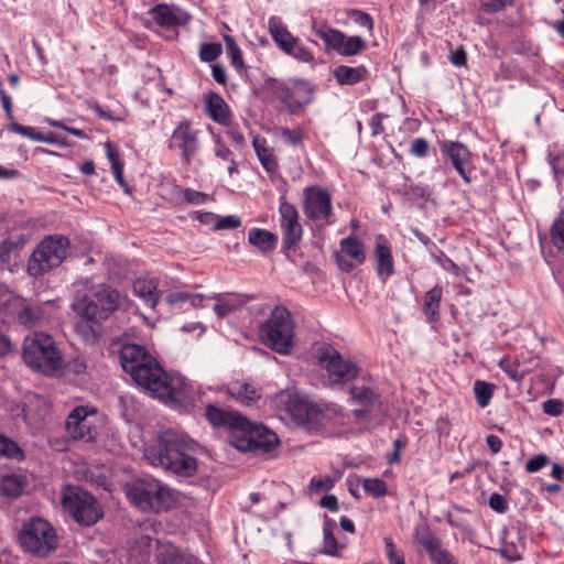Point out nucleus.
Instances as JSON below:
<instances>
[{"label":"nucleus","instance_id":"obj_18","mask_svg":"<svg viewBox=\"0 0 564 564\" xmlns=\"http://www.w3.org/2000/svg\"><path fill=\"white\" fill-rule=\"evenodd\" d=\"M152 19L161 26H177L186 24L191 17L176 6L161 3L149 11Z\"/></svg>","mask_w":564,"mask_h":564},{"label":"nucleus","instance_id":"obj_3","mask_svg":"<svg viewBox=\"0 0 564 564\" xmlns=\"http://www.w3.org/2000/svg\"><path fill=\"white\" fill-rule=\"evenodd\" d=\"M24 362L46 376H59L64 370V360L52 336L35 332L23 341Z\"/></svg>","mask_w":564,"mask_h":564},{"label":"nucleus","instance_id":"obj_64","mask_svg":"<svg viewBox=\"0 0 564 564\" xmlns=\"http://www.w3.org/2000/svg\"><path fill=\"white\" fill-rule=\"evenodd\" d=\"M549 463L547 456L540 454L531 459H529L525 464V469L529 473H535L543 468Z\"/></svg>","mask_w":564,"mask_h":564},{"label":"nucleus","instance_id":"obj_60","mask_svg":"<svg viewBox=\"0 0 564 564\" xmlns=\"http://www.w3.org/2000/svg\"><path fill=\"white\" fill-rule=\"evenodd\" d=\"M334 487V480L329 477L317 478L313 477L310 481V490L312 492H319L322 490H329Z\"/></svg>","mask_w":564,"mask_h":564},{"label":"nucleus","instance_id":"obj_2","mask_svg":"<svg viewBox=\"0 0 564 564\" xmlns=\"http://www.w3.org/2000/svg\"><path fill=\"white\" fill-rule=\"evenodd\" d=\"M195 443L186 440L173 430H166L156 436L144 452L153 466H161L173 474L191 477L197 470L194 458Z\"/></svg>","mask_w":564,"mask_h":564},{"label":"nucleus","instance_id":"obj_54","mask_svg":"<svg viewBox=\"0 0 564 564\" xmlns=\"http://www.w3.org/2000/svg\"><path fill=\"white\" fill-rule=\"evenodd\" d=\"M8 130L12 131V132H15V133H19L23 137H26L33 141H37L39 139H42V133L41 132H37L34 128L32 127H28V126H22L18 122H12L9 127H8Z\"/></svg>","mask_w":564,"mask_h":564},{"label":"nucleus","instance_id":"obj_6","mask_svg":"<svg viewBox=\"0 0 564 564\" xmlns=\"http://www.w3.org/2000/svg\"><path fill=\"white\" fill-rule=\"evenodd\" d=\"M69 241L64 236L44 238L28 261V273L39 278L50 270L57 268L66 258Z\"/></svg>","mask_w":564,"mask_h":564},{"label":"nucleus","instance_id":"obj_58","mask_svg":"<svg viewBox=\"0 0 564 564\" xmlns=\"http://www.w3.org/2000/svg\"><path fill=\"white\" fill-rule=\"evenodd\" d=\"M512 2L513 0H481L480 8L487 13H495Z\"/></svg>","mask_w":564,"mask_h":564},{"label":"nucleus","instance_id":"obj_35","mask_svg":"<svg viewBox=\"0 0 564 564\" xmlns=\"http://www.w3.org/2000/svg\"><path fill=\"white\" fill-rule=\"evenodd\" d=\"M442 294V288L437 285L425 294L423 311L430 322H436L440 319V303Z\"/></svg>","mask_w":564,"mask_h":564},{"label":"nucleus","instance_id":"obj_31","mask_svg":"<svg viewBox=\"0 0 564 564\" xmlns=\"http://www.w3.org/2000/svg\"><path fill=\"white\" fill-rule=\"evenodd\" d=\"M333 74L338 84L355 85L365 79L367 69L365 66L349 67L340 65L334 69Z\"/></svg>","mask_w":564,"mask_h":564},{"label":"nucleus","instance_id":"obj_41","mask_svg":"<svg viewBox=\"0 0 564 564\" xmlns=\"http://www.w3.org/2000/svg\"><path fill=\"white\" fill-rule=\"evenodd\" d=\"M316 34L325 41L328 48L335 50L338 53L340 52L345 37L343 32L329 28H322L316 30Z\"/></svg>","mask_w":564,"mask_h":564},{"label":"nucleus","instance_id":"obj_4","mask_svg":"<svg viewBox=\"0 0 564 564\" xmlns=\"http://www.w3.org/2000/svg\"><path fill=\"white\" fill-rule=\"evenodd\" d=\"M259 336L270 349L289 355L295 337V324L291 312L285 306H275L269 318L259 327Z\"/></svg>","mask_w":564,"mask_h":564},{"label":"nucleus","instance_id":"obj_15","mask_svg":"<svg viewBox=\"0 0 564 564\" xmlns=\"http://www.w3.org/2000/svg\"><path fill=\"white\" fill-rule=\"evenodd\" d=\"M205 415L213 426L225 427L232 433L240 432L249 425V420L237 411L225 410L214 404L206 406Z\"/></svg>","mask_w":564,"mask_h":564},{"label":"nucleus","instance_id":"obj_12","mask_svg":"<svg viewBox=\"0 0 564 564\" xmlns=\"http://www.w3.org/2000/svg\"><path fill=\"white\" fill-rule=\"evenodd\" d=\"M198 134V130L193 127L191 121L182 120L172 132L169 148L181 151L182 161L189 164L199 149Z\"/></svg>","mask_w":564,"mask_h":564},{"label":"nucleus","instance_id":"obj_37","mask_svg":"<svg viewBox=\"0 0 564 564\" xmlns=\"http://www.w3.org/2000/svg\"><path fill=\"white\" fill-rule=\"evenodd\" d=\"M376 268L379 275L393 273V259L388 246L378 243L375 251Z\"/></svg>","mask_w":564,"mask_h":564},{"label":"nucleus","instance_id":"obj_5","mask_svg":"<svg viewBox=\"0 0 564 564\" xmlns=\"http://www.w3.org/2000/svg\"><path fill=\"white\" fill-rule=\"evenodd\" d=\"M19 542L25 552L46 557L57 550L59 538L51 522L41 517H32L23 522Z\"/></svg>","mask_w":564,"mask_h":564},{"label":"nucleus","instance_id":"obj_62","mask_svg":"<svg viewBox=\"0 0 564 564\" xmlns=\"http://www.w3.org/2000/svg\"><path fill=\"white\" fill-rule=\"evenodd\" d=\"M564 410V403L557 399H549L543 403V411L545 414L557 416L562 414Z\"/></svg>","mask_w":564,"mask_h":564},{"label":"nucleus","instance_id":"obj_11","mask_svg":"<svg viewBox=\"0 0 564 564\" xmlns=\"http://www.w3.org/2000/svg\"><path fill=\"white\" fill-rule=\"evenodd\" d=\"M318 365L323 367L335 383H344L352 380L358 375V367L352 361L345 359L332 346H323L318 352Z\"/></svg>","mask_w":564,"mask_h":564},{"label":"nucleus","instance_id":"obj_48","mask_svg":"<svg viewBox=\"0 0 564 564\" xmlns=\"http://www.w3.org/2000/svg\"><path fill=\"white\" fill-rule=\"evenodd\" d=\"M551 241L558 250L564 248V212L552 224Z\"/></svg>","mask_w":564,"mask_h":564},{"label":"nucleus","instance_id":"obj_9","mask_svg":"<svg viewBox=\"0 0 564 564\" xmlns=\"http://www.w3.org/2000/svg\"><path fill=\"white\" fill-rule=\"evenodd\" d=\"M288 412L295 424L312 431L322 426L325 421L332 420L333 416L339 415L341 409L335 404L321 408L310 401L293 398L288 403Z\"/></svg>","mask_w":564,"mask_h":564},{"label":"nucleus","instance_id":"obj_29","mask_svg":"<svg viewBox=\"0 0 564 564\" xmlns=\"http://www.w3.org/2000/svg\"><path fill=\"white\" fill-rule=\"evenodd\" d=\"M248 241L261 252L267 253L274 250L278 238L267 229L252 228L248 234Z\"/></svg>","mask_w":564,"mask_h":564},{"label":"nucleus","instance_id":"obj_52","mask_svg":"<svg viewBox=\"0 0 564 564\" xmlns=\"http://www.w3.org/2000/svg\"><path fill=\"white\" fill-rule=\"evenodd\" d=\"M499 367L513 380L521 381L523 379V375L519 373V362L511 360L510 358H502L499 362Z\"/></svg>","mask_w":564,"mask_h":564},{"label":"nucleus","instance_id":"obj_7","mask_svg":"<svg viewBox=\"0 0 564 564\" xmlns=\"http://www.w3.org/2000/svg\"><path fill=\"white\" fill-rule=\"evenodd\" d=\"M129 499L144 511L160 512L173 503L171 490L155 479H139L128 491Z\"/></svg>","mask_w":564,"mask_h":564},{"label":"nucleus","instance_id":"obj_42","mask_svg":"<svg viewBox=\"0 0 564 564\" xmlns=\"http://www.w3.org/2000/svg\"><path fill=\"white\" fill-rule=\"evenodd\" d=\"M256 153L262 166L270 173L278 170V162L273 154L264 147V141L261 143L259 139L253 140Z\"/></svg>","mask_w":564,"mask_h":564},{"label":"nucleus","instance_id":"obj_32","mask_svg":"<svg viewBox=\"0 0 564 564\" xmlns=\"http://www.w3.org/2000/svg\"><path fill=\"white\" fill-rule=\"evenodd\" d=\"M230 394L242 403L250 404L261 398L260 390L252 383L237 381L229 388Z\"/></svg>","mask_w":564,"mask_h":564},{"label":"nucleus","instance_id":"obj_24","mask_svg":"<svg viewBox=\"0 0 564 564\" xmlns=\"http://www.w3.org/2000/svg\"><path fill=\"white\" fill-rule=\"evenodd\" d=\"M210 299L216 302L214 312L219 318L228 316L245 305V301L241 296L234 293H217Z\"/></svg>","mask_w":564,"mask_h":564},{"label":"nucleus","instance_id":"obj_40","mask_svg":"<svg viewBox=\"0 0 564 564\" xmlns=\"http://www.w3.org/2000/svg\"><path fill=\"white\" fill-rule=\"evenodd\" d=\"M294 91L296 101L294 104L297 107V111H301L305 106L312 102L314 96V88L304 80H296L294 83Z\"/></svg>","mask_w":564,"mask_h":564},{"label":"nucleus","instance_id":"obj_53","mask_svg":"<svg viewBox=\"0 0 564 564\" xmlns=\"http://www.w3.org/2000/svg\"><path fill=\"white\" fill-rule=\"evenodd\" d=\"M91 321H80L76 325L77 333L83 337L85 341L94 343L97 339V333L94 326L90 325Z\"/></svg>","mask_w":564,"mask_h":564},{"label":"nucleus","instance_id":"obj_63","mask_svg":"<svg viewBox=\"0 0 564 564\" xmlns=\"http://www.w3.org/2000/svg\"><path fill=\"white\" fill-rule=\"evenodd\" d=\"M429 142L423 138H417L412 141L410 152L416 158H424L429 152Z\"/></svg>","mask_w":564,"mask_h":564},{"label":"nucleus","instance_id":"obj_50","mask_svg":"<svg viewBox=\"0 0 564 564\" xmlns=\"http://www.w3.org/2000/svg\"><path fill=\"white\" fill-rule=\"evenodd\" d=\"M221 54L219 43H204L200 45L199 57L204 62H213Z\"/></svg>","mask_w":564,"mask_h":564},{"label":"nucleus","instance_id":"obj_38","mask_svg":"<svg viewBox=\"0 0 564 564\" xmlns=\"http://www.w3.org/2000/svg\"><path fill=\"white\" fill-rule=\"evenodd\" d=\"M348 392L350 394V400L354 403L359 404L360 408L371 405L378 398H380V394L373 389L365 386H352L349 388Z\"/></svg>","mask_w":564,"mask_h":564},{"label":"nucleus","instance_id":"obj_28","mask_svg":"<svg viewBox=\"0 0 564 564\" xmlns=\"http://www.w3.org/2000/svg\"><path fill=\"white\" fill-rule=\"evenodd\" d=\"M26 484L24 475H3L0 479V492L7 498H18L22 495Z\"/></svg>","mask_w":564,"mask_h":564},{"label":"nucleus","instance_id":"obj_25","mask_svg":"<svg viewBox=\"0 0 564 564\" xmlns=\"http://www.w3.org/2000/svg\"><path fill=\"white\" fill-rule=\"evenodd\" d=\"M269 31L274 42L283 52H291L292 45L296 44L297 39L290 33L278 17H272L269 20Z\"/></svg>","mask_w":564,"mask_h":564},{"label":"nucleus","instance_id":"obj_44","mask_svg":"<svg viewBox=\"0 0 564 564\" xmlns=\"http://www.w3.org/2000/svg\"><path fill=\"white\" fill-rule=\"evenodd\" d=\"M0 456L22 460L24 453L15 442L0 434Z\"/></svg>","mask_w":564,"mask_h":564},{"label":"nucleus","instance_id":"obj_61","mask_svg":"<svg viewBox=\"0 0 564 564\" xmlns=\"http://www.w3.org/2000/svg\"><path fill=\"white\" fill-rule=\"evenodd\" d=\"M66 368L68 369L69 372H73L75 375H83L86 372L87 369V360L83 356H77L67 362Z\"/></svg>","mask_w":564,"mask_h":564},{"label":"nucleus","instance_id":"obj_45","mask_svg":"<svg viewBox=\"0 0 564 564\" xmlns=\"http://www.w3.org/2000/svg\"><path fill=\"white\" fill-rule=\"evenodd\" d=\"M224 41H225V45H226V52L230 58L231 65L237 70H239V72L242 70L245 67V64H243L241 51H240L239 46L237 45L236 41L230 35H225Z\"/></svg>","mask_w":564,"mask_h":564},{"label":"nucleus","instance_id":"obj_1","mask_svg":"<svg viewBox=\"0 0 564 564\" xmlns=\"http://www.w3.org/2000/svg\"><path fill=\"white\" fill-rule=\"evenodd\" d=\"M119 357L123 370L153 398L176 409L193 405L192 388L185 379L169 375L143 346L126 344L120 348Z\"/></svg>","mask_w":564,"mask_h":564},{"label":"nucleus","instance_id":"obj_13","mask_svg":"<svg viewBox=\"0 0 564 564\" xmlns=\"http://www.w3.org/2000/svg\"><path fill=\"white\" fill-rule=\"evenodd\" d=\"M330 194L317 186L304 189V214L311 220H325L332 215Z\"/></svg>","mask_w":564,"mask_h":564},{"label":"nucleus","instance_id":"obj_22","mask_svg":"<svg viewBox=\"0 0 564 564\" xmlns=\"http://www.w3.org/2000/svg\"><path fill=\"white\" fill-rule=\"evenodd\" d=\"M24 246V239L19 237L18 239H6L0 245V268L2 270L12 271L17 265V261L20 257V250Z\"/></svg>","mask_w":564,"mask_h":564},{"label":"nucleus","instance_id":"obj_16","mask_svg":"<svg viewBox=\"0 0 564 564\" xmlns=\"http://www.w3.org/2000/svg\"><path fill=\"white\" fill-rule=\"evenodd\" d=\"M389 414V406L381 398H378L371 405L355 409L352 415L355 423L362 430H373L382 422Z\"/></svg>","mask_w":564,"mask_h":564},{"label":"nucleus","instance_id":"obj_8","mask_svg":"<svg viewBox=\"0 0 564 564\" xmlns=\"http://www.w3.org/2000/svg\"><path fill=\"white\" fill-rule=\"evenodd\" d=\"M64 509L83 527L94 525L104 517L96 498L80 488H67L62 498Z\"/></svg>","mask_w":564,"mask_h":564},{"label":"nucleus","instance_id":"obj_27","mask_svg":"<svg viewBox=\"0 0 564 564\" xmlns=\"http://www.w3.org/2000/svg\"><path fill=\"white\" fill-rule=\"evenodd\" d=\"M77 311L87 321L99 324L106 319L105 313L101 312L100 305L96 300L94 292L85 295L77 304Z\"/></svg>","mask_w":564,"mask_h":564},{"label":"nucleus","instance_id":"obj_30","mask_svg":"<svg viewBox=\"0 0 564 564\" xmlns=\"http://www.w3.org/2000/svg\"><path fill=\"white\" fill-rule=\"evenodd\" d=\"M96 300L98 301L101 312L105 313L106 318L109 314L117 311L119 306V292L109 288V286H99L97 290L93 291Z\"/></svg>","mask_w":564,"mask_h":564},{"label":"nucleus","instance_id":"obj_20","mask_svg":"<svg viewBox=\"0 0 564 564\" xmlns=\"http://www.w3.org/2000/svg\"><path fill=\"white\" fill-rule=\"evenodd\" d=\"M440 147L442 152L451 160L458 174L465 182L469 183L470 178L465 169V165L470 162L471 156L468 148L460 142L454 141H442Z\"/></svg>","mask_w":564,"mask_h":564},{"label":"nucleus","instance_id":"obj_33","mask_svg":"<svg viewBox=\"0 0 564 564\" xmlns=\"http://www.w3.org/2000/svg\"><path fill=\"white\" fill-rule=\"evenodd\" d=\"M414 540L424 547L429 556L443 547L440 539L435 536L427 525H419L415 528Z\"/></svg>","mask_w":564,"mask_h":564},{"label":"nucleus","instance_id":"obj_14","mask_svg":"<svg viewBox=\"0 0 564 564\" xmlns=\"http://www.w3.org/2000/svg\"><path fill=\"white\" fill-rule=\"evenodd\" d=\"M281 229L283 232V248L292 249L300 241L303 229L299 221V213L296 208L286 202L280 205Z\"/></svg>","mask_w":564,"mask_h":564},{"label":"nucleus","instance_id":"obj_55","mask_svg":"<svg viewBox=\"0 0 564 564\" xmlns=\"http://www.w3.org/2000/svg\"><path fill=\"white\" fill-rule=\"evenodd\" d=\"M288 55L293 56L294 58L305 62V63H313L314 56L311 51H308L306 47L301 45L299 43V40H296V44L292 45L291 52H284Z\"/></svg>","mask_w":564,"mask_h":564},{"label":"nucleus","instance_id":"obj_17","mask_svg":"<svg viewBox=\"0 0 564 564\" xmlns=\"http://www.w3.org/2000/svg\"><path fill=\"white\" fill-rule=\"evenodd\" d=\"M88 410L85 406H76L67 416L65 427L74 440L89 442L94 440L91 425L87 420Z\"/></svg>","mask_w":564,"mask_h":564},{"label":"nucleus","instance_id":"obj_59","mask_svg":"<svg viewBox=\"0 0 564 564\" xmlns=\"http://www.w3.org/2000/svg\"><path fill=\"white\" fill-rule=\"evenodd\" d=\"M430 558L434 564H458L451 552L444 547L432 554Z\"/></svg>","mask_w":564,"mask_h":564},{"label":"nucleus","instance_id":"obj_46","mask_svg":"<svg viewBox=\"0 0 564 564\" xmlns=\"http://www.w3.org/2000/svg\"><path fill=\"white\" fill-rule=\"evenodd\" d=\"M494 389H495V386L489 382L481 381V380H477L475 382L474 392L476 395L477 403L480 406L484 408L489 404V401L494 393Z\"/></svg>","mask_w":564,"mask_h":564},{"label":"nucleus","instance_id":"obj_51","mask_svg":"<svg viewBox=\"0 0 564 564\" xmlns=\"http://www.w3.org/2000/svg\"><path fill=\"white\" fill-rule=\"evenodd\" d=\"M184 199L186 203L192 205H203L209 200H214V197L203 193L198 192L192 188H185L183 189Z\"/></svg>","mask_w":564,"mask_h":564},{"label":"nucleus","instance_id":"obj_19","mask_svg":"<svg viewBox=\"0 0 564 564\" xmlns=\"http://www.w3.org/2000/svg\"><path fill=\"white\" fill-rule=\"evenodd\" d=\"M10 314L15 317L19 324L25 327L35 326L44 317L40 305L30 304L26 300L17 295H14Z\"/></svg>","mask_w":564,"mask_h":564},{"label":"nucleus","instance_id":"obj_36","mask_svg":"<svg viewBox=\"0 0 564 564\" xmlns=\"http://www.w3.org/2000/svg\"><path fill=\"white\" fill-rule=\"evenodd\" d=\"M339 253L352 259L357 264H361L366 260L362 243L354 237H346L340 241Z\"/></svg>","mask_w":564,"mask_h":564},{"label":"nucleus","instance_id":"obj_47","mask_svg":"<svg viewBox=\"0 0 564 564\" xmlns=\"http://www.w3.org/2000/svg\"><path fill=\"white\" fill-rule=\"evenodd\" d=\"M362 487L366 492L373 497H384L388 494V486L380 478H366L362 480Z\"/></svg>","mask_w":564,"mask_h":564},{"label":"nucleus","instance_id":"obj_34","mask_svg":"<svg viewBox=\"0 0 564 564\" xmlns=\"http://www.w3.org/2000/svg\"><path fill=\"white\" fill-rule=\"evenodd\" d=\"M133 292L137 296L141 297L152 308H154L159 301L156 292V284L152 280L139 279L133 283Z\"/></svg>","mask_w":564,"mask_h":564},{"label":"nucleus","instance_id":"obj_26","mask_svg":"<svg viewBox=\"0 0 564 564\" xmlns=\"http://www.w3.org/2000/svg\"><path fill=\"white\" fill-rule=\"evenodd\" d=\"M269 88L272 93V96L280 100L288 111L291 113L299 112L297 107L294 106L296 101L294 85L290 87L276 79H272L269 82Z\"/></svg>","mask_w":564,"mask_h":564},{"label":"nucleus","instance_id":"obj_56","mask_svg":"<svg viewBox=\"0 0 564 564\" xmlns=\"http://www.w3.org/2000/svg\"><path fill=\"white\" fill-rule=\"evenodd\" d=\"M241 225V219L237 216L229 215L225 217L217 216L215 230L236 229Z\"/></svg>","mask_w":564,"mask_h":564},{"label":"nucleus","instance_id":"obj_57","mask_svg":"<svg viewBox=\"0 0 564 564\" xmlns=\"http://www.w3.org/2000/svg\"><path fill=\"white\" fill-rule=\"evenodd\" d=\"M281 135L285 143L293 145V147L300 145L303 140V132L299 129L292 130L289 128H283L281 130Z\"/></svg>","mask_w":564,"mask_h":564},{"label":"nucleus","instance_id":"obj_23","mask_svg":"<svg viewBox=\"0 0 564 564\" xmlns=\"http://www.w3.org/2000/svg\"><path fill=\"white\" fill-rule=\"evenodd\" d=\"M206 112L214 121L224 126H229L230 110L219 94L209 93L206 99Z\"/></svg>","mask_w":564,"mask_h":564},{"label":"nucleus","instance_id":"obj_49","mask_svg":"<svg viewBox=\"0 0 564 564\" xmlns=\"http://www.w3.org/2000/svg\"><path fill=\"white\" fill-rule=\"evenodd\" d=\"M366 47L365 41L360 36L344 37V44L339 54L343 56H352Z\"/></svg>","mask_w":564,"mask_h":564},{"label":"nucleus","instance_id":"obj_21","mask_svg":"<svg viewBox=\"0 0 564 564\" xmlns=\"http://www.w3.org/2000/svg\"><path fill=\"white\" fill-rule=\"evenodd\" d=\"M159 564H203L196 557L183 553L172 544H160L156 551Z\"/></svg>","mask_w":564,"mask_h":564},{"label":"nucleus","instance_id":"obj_39","mask_svg":"<svg viewBox=\"0 0 564 564\" xmlns=\"http://www.w3.org/2000/svg\"><path fill=\"white\" fill-rule=\"evenodd\" d=\"M335 522L326 520L323 527V552L327 555L337 556L338 549H343L344 545H338L336 538L334 536L333 529Z\"/></svg>","mask_w":564,"mask_h":564},{"label":"nucleus","instance_id":"obj_10","mask_svg":"<svg viewBox=\"0 0 564 564\" xmlns=\"http://www.w3.org/2000/svg\"><path fill=\"white\" fill-rule=\"evenodd\" d=\"M241 435L236 437L235 446L241 452H253L256 454L271 453L279 445L276 434L263 425H252L249 421L248 427L240 430Z\"/></svg>","mask_w":564,"mask_h":564},{"label":"nucleus","instance_id":"obj_43","mask_svg":"<svg viewBox=\"0 0 564 564\" xmlns=\"http://www.w3.org/2000/svg\"><path fill=\"white\" fill-rule=\"evenodd\" d=\"M547 159L558 185L564 184V148L558 151L550 150Z\"/></svg>","mask_w":564,"mask_h":564}]
</instances>
